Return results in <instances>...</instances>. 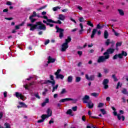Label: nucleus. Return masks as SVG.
Returning <instances> with one entry per match:
<instances>
[{
    "instance_id": "20e7f679",
    "label": "nucleus",
    "mask_w": 128,
    "mask_h": 128,
    "mask_svg": "<svg viewBox=\"0 0 128 128\" xmlns=\"http://www.w3.org/2000/svg\"><path fill=\"white\" fill-rule=\"evenodd\" d=\"M56 32H59V38L62 40L64 38V30L60 28L58 26H56Z\"/></svg>"
},
{
    "instance_id": "e433bc0d",
    "label": "nucleus",
    "mask_w": 128,
    "mask_h": 128,
    "mask_svg": "<svg viewBox=\"0 0 128 128\" xmlns=\"http://www.w3.org/2000/svg\"><path fill=\"white\" fill-rule=\"evenodd\" d=\"M80 80H82V78L80 76L76 77V80H75L76 82H80Z\"/></svg>"
},
{
    "instance_id": "ea45409f",
    "label": "nucleus",
    "mask_w": 128,
    "mask_h": 128,
    "mask_svg": "<svg viewBox=\"0 0 128 128\" xmlns=\"http://www.w3.org/2000/svg\"><path fill=\"white\" fill-rule=\"evenodd\" d=\"M66 94V88H62V90L61 92H60V94Z\"/></svg>"
},
{
    "instance_id": "4d7b16f0",
    "label": "nucleus",
    "mask_w": 128,
    "mask_h": 128,
    "mask_svg": "<svg viewBox=\"0 0 128 128\" xmlns=\"http://www.w3.org/2000/svg\"><path fill=\"white\" fill-rule=\"evenodd\" d=\"M5 20H14V18H5Z\"/></svg>"
},
{
    "instance_id": "052dcab7",
    "label": "nucleus",
    "mask_w": 128,
    "mask_h": 128,
    "mask_svg": "<svg viewBox=\"0 0 128 128\" xmlns=\"http://www.w3.org/2000/svg\"><path fill=\"white\" fill-rule=\"evenodd\" d=\"M77 54H78L79 56H82V52L78 51Z\"/></svg>"
},
{
    "instance_id": "c03bdc74",
    "label": "nucleus",
    "mask_w": 128,
    "mask_h": 128,
    "mask_svg": "<svg viewBox=\"0 0 128 128\" xmlns=\"http://www.w3.org/2000/svg\"><path fill=\"white\" fill-rule=\"evenodd\" d=\"M120 88H122V85H120V82H118L117 84V86L116 87V89L118 90V88H120Z\"/></svg>"
},
{
    "instance_id": "dca6fc26",
    "label": "nucleus",
    "mask_w": 128,
    "mask_h": 128,
    "mask_svg": "<svg viewBox=\"0 0 128 128\" xmlns=\"http://www.w3.org/2000/svg\"><path fill=\"white\" fill-rule=\"evenodd\" d=\"M87 106L88 108H92L94 106V103H92V100H89Z\"/></svg>"
},
{
    "instance_id": "5fc2aeb1",
    "label": "nucleus",
    "mask_w": 128,
    "mask_h": 128,
    "mask_svg": "<svg viewBox=\"0 0 128 128\" xmlns=\"http://www.w3.org/2000/svg\"><path fill=\"white\" fill-rule=\"evenodd\" d=\"M44 102L46 104H48L50 102V98H46Z\"/></svg>"
},
{
    "instance_id": "5701e85b",
    "label": "nucleus",
    "mask_w": 128,
    "mask_h": 128,
    "mask_svg": "<svg viewBox=\"0 0 128 128\" xmlns=\"http://www.w3.org/2000/svg\"><path fill=\"white\" fill-rule=\"evenodd\" d=\"M66 18V16H64L62 14H59L58 20H64V19Z\"/></svg>"
},
{
    "instance_id": "a18cd8bd",
    "label": "nucleus",
    "mask_w": 128,
    "mask_h": 128,
    "mask_svg": "<svg viewBox=\"0 0 128 128\" xmlns=\"http://www.w3.org/2000/svg\"><path fill=\"white\" fill-rule=\"evenodd\" d=\"M28 86H30L28 84L24 85V88L26 90H30V88H28Z\"/></svg>"
},
{
    "instance_id": "4c0bfd02",
    "label": "nucleus",
    "mask_w": 128,
    "mask_h": 128,
    "mask_svg": "<svg viewBox=\"0 0 128 128\" xmlns=\"http://www.w3.org/2000/svg\"><path fill=\"white\" fill-rule=\"evenodd\" d=\"M122 94H128V90L126 89V88H124L122 91Z\"/></svg>"
},
{
    "instance_id": "09e8293b",
    "label": "nucleus",
    "mask_w": 128,
    "mask_h": 128,
    "mask_svg": "<svg viewBox=\"0 0 128 128\" xmlns=\"http://www.w3.org/2000/svg\"><path fill=\"white\" fill-rule=\"evenodd\" d=\"M104 103L102 102H100L98 104V108H102L104 106Z\"/></svg>"
},
{
    "instance_id": "f8f14e48",
    "label": "nucleus",
    "mask_w": 128,
    "mask_h": 128,
    "mask_svg": "<svg viewBox=\"0 0 128 128\" xmlns=\"http://www.w3.org/2000/svg\"><path fill=\"white\" fill-rule=\"evenodd\" d=\"M62 46L61 52H66V48H68V44L65 42L63 43Z\"/></svg>"
},
{
    "instance_id": "473e14b6",
    "label": "nucleus",
    "mask_w": 128,
    "mask_h": 128,
    "mask_svg": "<svg viewBox=\"0 0 128 128\" xmlns=\"http://www.w3.org/2000/svg\"><path fill=\"white\" fill-rule=\"evenodd\" d=\"M112 78H113L114 82H118V80L116 76V74H112Z\"/></svg>"
},
{
    "instance_id": "1a4fd4ad",
    "label": "nucleus",
    "mask_w": 128,
    "mask_h": 128,
    "mask_svg": "<svg viewBox=\"0 0 128 128\" xmlns=\"http://www.w3.org/2000/svg\"><path fill=\"white\" fill-rule=\"evenodd\" d=\"M70 100H72L73 102H78V100L76 99H73L72 98H66L60 100L59 102H68Z\"/></svg>"
},
{
    "instance_id": "ddd939ff",
    "label": "nucleus",
    "mask_w": 128,
    "mask_h": 128,
    "mask_svg": "<svg viewBox=\"0 0 128 128\" xmlns=\"http://www.w3.org/2000/svg\"><path fill=\"white\" fill-rule=\"evenodd\" d=\"M85 78H86V80H94V78H95V76L94 75H91L90 76H88V74H86L85 76Z\"/></svg>"
},
{
    "instance_id": "6e6552de",
    "label": "nucleus",
    "mask_w": 128,
    "mask_h": 128,
    "mask_svg": "<svg viewBox=\"0 0 128 128\" xmlns=\"http://www.w3.org/2000/svg\"><path fill=\"white\" fill-rule=\"evenodd\" d=\"M27 26H30V30H32V32H34V30H36V28H38V22H36V24H28Z\"/></svg>"
},
{
    "instance_id": "864d4df0",
    "label": "nucleus",
    "mask_w": 128,
    "mask_h": 128,
    "mask_svg": "<svg viewBox=\"0 0 128 128\" xmlns=\"http://www.w3.org/2000/svg\"><path fill=\"white\" fill-rule=\"evenodd\" d=\"M54 119L52 118H51V120L49 121V124H54Z\"/></svg>"
},
{
    "instance_id": "9b49d317",
    "label": "nucleus",
    "mask_w": 128,
    "mask_h": 128,
    "mask_svg": "<svg viewBox=\"0 0 128 128\" xmlns=\"http://www.w3.org/2000/svg\"><path fill=\"white\" fill-rule=\"evenodd\" d=\"M90 96L88 95H85L82 98V101L83 102V104H87L90 100Z\"/></svg>"
},
{
    "instance_id": "cd10ccee",
    "label": "nucleus",
    "mask_w": 128,
    "mask_h": 128,
    "mask_svg": "<svg viewBox=\"0 0 128 128\" xmlns=\"http://www.w3.org/2000/svg\"><path fill=\"white\" fill-rule=\"evenodd\" d=\"M29 20L30 21V22L32 24H34L35 22H36V18H34L33 17H29Z\"/></svg>"
},
{
    "instance_id": "79ce46f5",
    "label": "nucleus",
    "mask_w": 128,
    "mask_h": 128,
    "mask_svg": "<svg viewBox=\"0 0 128 128\" xmlns=\"http://www.w3.org/2000/svg\"><path fill=\"white\" fill-rule=\"evenodd\" d=\"M62 72V70L58 69L57 71L54 73L55 76H58V74H60V72Z\"/></svg>"
},
{
    "instance_id": "7ed1b4c3",
    "label": "nucleus",
    "mask_w": 128,
    "mask_h": 128,
    "mask_svg": "<svg viewBox=\"0 0 128 128\" xmlns=\"http://www.w3.org/2000/svg\"><path fill=\"white\" fill-rule=\"evenodd\" d=\"M52 112H48L47 114H42L41 116V120H38L37 122L38 124H40V122H44L46 118H48L50 116H52Z\"/></svg>"
},
{
    "instance_id": "49530a36",
    "label": "nucleus",
    "mask_w": 128,
    "mask_h": 128,
    "mask_svg": "<svg viewBox=\"0 0 128 128\" xmlns=\"http://www.w3.org/2000/svg\"><path fill=\"white\" fill-rule=\"evenodd\" d=\"M48 89L44 88V92H42V96H45L46 94V92H48Z\"/></svg>"
},
{
    "instance_id": "f3484780",
    "label": "nucleus",
    "mask_w": 128,
    "mask_h": 128,
    "mask_svg": "<svg viewBox=\"0 0 128 128\" xmlns=\"http://www.w3.org/2000/svg\"><path fill=\"white\" fill-rule=\"evenodd\" d=\"M54 62H56V58H52L50 56H48V61L47 62L48 64L54 63Z\"/></svg>"
},
{
    "instance_id": "c9c22d12",
    "label": "nucleus",
    "mask_w": 128,
    "mask_h": 128,
    "mask_svg": "<svg viewBox=\"0 0 128 128\" xmlns=\"http://www.w3.org/2000/svg\"><path fill=\"white\" fill-rule=\"evenodd\" d=\"M87 24L92 28H94V24L90 20L87 21Z\"/></svg>"
},
{
    "instance_id": "4468645a",
    "label": "nucleus",
    "mask_w": 128,
    "mask_h": 128,
    "mask_svg": "<svg viewBox=\"0 0 128 128\" xmlns=\"http://www.w3.org/2000/svg\"><path fill=\"white\" fill-rule=\"evenodd\" d=\"M18 104H19V106H17V108H28V105L26 104L24 102H19Z\"/></svg>"
},
{
    "instance_id": "0e129e2a",
    "label": "nucleus",
    "mask_w": 128,
    "mask_h": 128,
    "mask_svg": "<svg viewBox=\"0 0 128 128\" xmlns=\"http://www.w3.org/2000/svg\"><path fill=\"white\" fill-rule=\"evenodd\" d=\"M112 110H114V112H117L116 110V108L114 106H112Z\"/></svg>"
},
{
    "instance_id": "e2e57ef3",
    "label": "nucleus",
    "mask_w": 128,
    "mask_h": 128,
    "mask_svg": "<svg viewBox=\"0 0 128 128\" xmlns=\"http://www.w3.org/2000/svg\"><path fill=\"white\" fill-rule=\"evenodd\" d=\"M4 98H6V96H8V92H4Z\"/></svg>"
},
{
    "instance_id": "412c9836",
    "label": "nucleus",
    "mask_w": 128,
    "mask_h": 128,
    "mask_svg": "<svg viewBox=\"0 0 128 128\" xmlns=\"http://www.w3.org/2000/svg\"><path fill=\"white\" fill-rule=\"evenodd\" d=\"M122 42H117L116 43V48H115L116 50H118V46H122Z\"/></svg>"
},
{
    "instance_id": "774afa93",
    "label": "nucleus",
    "mask_w": 128,
    "mask_h": 128,
    "mask_svg": "<svg viewBox=\"0 0 128 128\" xmlns=\"http://www.w3.org/2000/svg\"><path fill=\"white\" fill-rule=\"evenodd\" d=\"M46 112H52V110H50V108H48Z\"/></svg>"
},
{
    "instance_id": "bf43d9fd",
    "label": "nucleus",
    "mask_w": 128,
    "mask_h": 128,
    "mask_svg": "<svg viewBox=\"0 0 128 128\" xmlns=\"http://www.w3.org/2000/svg\"><path fill=\"white\" fill-rule=\"evenodd\" d=\"M48 44H50V40H47L44 42L45 46H46Z\"/></svg>"
},
{
    "instance_id": "3c124183",
    "label": "nucleus",
    "mask_w": 128,
    "mask_h": 128,
    "mask_svg": "<svg viewBox=\"0 0 128 128\" xmlns=\"http://www.w3.org/2000/svg\"><path fill=\"white\" fill-rule=\"evenodd\" d=\"M68 116H74V114L73 112H66Z\"/></svg>"
},
{
    "instance_id": "c85d7f7f",
    "label": "nucleus",
    "mask_w": 128,
    "mask_h": 128,
    "mask_svg": "<svg viewBox=\"0 0 128 128\" xmlns=\"http://www.w3.org/2000/svg\"><path fill=\"white\" fill-rule=\"evenodd\" d=\"M65 42L68 44V42H72V38L70 37V36H68V38L66 39Z\"/></svg>"
},
{
    "instance_id": "c756f323",
    "label": "nucleus",
    "mask_w": 128,
    "mask_h": 128,
    "mask_svg": "<svg viewBox=\"0 0 128 128\" xmlns=\"http://www.w3.org/2000/svg\"><path fill=\"white\" fill-rule=\"evenodd\" d=\"M68 82H72V76H68L67 79Z\"/></svg>"
},
{
    "instance_id": "8fccbe9b",
    "label": "nucleus",
    "mask_w": 128,
    "mask_h": 128,
    "mask_svg": "<svg viewBox=\"0 0 128 128\" xmlns=\"http://www.w3.org/2000/svg\"><path fill=\"white\" fill-rule=\"evenodd\" d=\"M48 6V5H45L42 7H40L39 8L38 10H44V8H46Z\"/></svg>"
},
{
    "instance_id": "338daca9",
    "label": "nucleus",
    "mask_w": 128,
    "mask_h": 128,
    "mask_svg": "<svg viewBox=\"0 0 128 128\" xmlns=\"http://www.w3.org/2000/svg\"><path fill=\"white\" fill-rule=\"evenodd\" d=\"M68 9H64L62 10V12H68Z\"/></svg>"
},
{
    "instance_id": "603ef678",
    "label": "nucleus",
    "mask_w": 128,
    "mask_h": 128,
    "mask_svg": "<svg viewBox=\"0 0 128 128\" xmlns=\"http://www.w3.org/2000/svg\"><path fill=\"white\" fill-rule=\"evenodd\" d=\"M84 20V17H81L79 18V22H82Z\"/></svg>"
},
{
    "instance_id": "6e6d98bb",
    "label": "nucleus",
    "mask_w": 128,
    "mask_h": 128,
    "mask_svg": "<svg viewBox=\"0 0 128 128\" xmlns=\"http://www.w3.org/2000/svg\"><path fill=\"white\" fill-rule=\"evenodd\" d=\"M47 26H49L50 28H52V26H54V24H52L48 22V23H47Z\"/></svg>"
},
{
    "instance_id": "0eeeda50",
    "label": "nucleus",
    "mask_w": 128,
    "mask_h": 128,
    "mask_svg": "<svg viewBox=\"0 0 128 128\" xmlns=\"http://www.w3.org/2000/svg\"><path fill=\"white\" fill-rule=\"evenodd\" d=\"M37 25V30H46V26L42 22H38Z\"/></svg>"
},
{
    "instance_id": "f257e3e1",
    "label": "nucleus",
    "mask_w": 128,
    "mask_h": 128,
    "mask_svg": "<svg viewBox=\"0 0 128 128\" xmlns=\"http://www.w3.org/2000/svg\"><path fill=\"white\" fill-rule=\"evenodd\" d=\"M50 80H44L43 84H51L52 86H54L56 85V80H54V76L50 75Z\"/></svg>"
},
{
    "instance_id": "a19ab883",
    "label": "nucleus",
    "mask_w": 128,
    "mask_h": 128,
    "mask_svg": "<svg viewBox=\"0 0 128 128\" xmlns=\"http://www.w3.org/2000/svg\"><path fill=\"white\" fill-rule=\"evenodd\" d=\"M60 8H61L60 7L56 6V7L53 8L52 10L54 12H56V10H60Z\"/></svg>"
},
{
    "instance_id": "680f3d73",
    "label": "nucleus",
    "mask_w": 128,
    "mask_h": 128,
    "mask_svg": "<svg viewBox=\"0 0 128 128\" xmlns=\"http://www.w3.org/2000/svg\"><path fill=\"white\" fill-rule=\"evenodd\" d=\"M34 82H32L29 84L28 86H34Z\"/></svg>"
},
{
    "instance_id": "393cba45",
    "label": "nucleus",
    "mask_w": 128,
    "mask_h": 128,
    "mask_svg": "<svg viewBox=\"0 0 128 128\" xmlns=\"http://www.w3.org/2000/svg\"><path fill=\"white\" fill-rule=\"evenodd\" d=\"M108 38V30H105L104 32V38L106 39Z\"/></svg>"
},
{
    "instance_id": "aec40b11",
    "label": "nucleus",
    "mask_w": 128,
    "mask_h": 128,
    "mask_svg": "<svg viewBox=\"0 0 128 128\" xmlns=\"http://www.w3.org/2000/svg\"><path fill=\"white\" fill-rule=\"evenodd\" d=\"M96 32H98V30L96 28L93 29V30L92 31V34L91 35V38H94V36H95Z\"/></svg>"
},
{
    "instance_id": "bb28decb",
    "label": "nucleus",
    "mask_w": 128,
    "mask_h": 128,
    "mask_svg": "<svg viewBox=\"0 0 128 128\" xmlns=\"http://www.w3.org/2000/svg\"><path fill=\"white\" fill-rule=\"evenodd\" d=\"M118 12L120 14V16H124V10L122 9H118Z\"/></svg>"
},
{
    "instance_id": "37998d69",
    "label": "nucleus",
    "mask_w": 128,
    "mask_h": 128,
    "mask_svg": "<svg viewBox=\"0 0 128 128\" xmlns=\"http://www.w3.org/2000/svg\"><path fill=\"white\" fill-rule=\"evenodd\" d=\"M4 126H5V128H10V124L8 123H5L4 124Z\"/></svg>"
},
{
    "instance_id": "58836bf2",
    "label": "nucleus",
    "mask_w": 128,
    "mask_h": 128,
    "mask_svg": "<svg viewBox=\"0 0 128 128\" xmlns=\"http://www.w3.org/2000/svg\"><path fill=\"white\" fill-rule=\"evenodd\" d=\"M36 12L34 11L33 12L32 14L30 16V18H36Z\"/></svg>"
},
{
    "instance_id": "4be33fe9",
    "label": "nucleus",
    "mask_w": 128,
    "mask_h": 128,
    "mask_svg": "<svg viewBox=\"0 0 128 128\" xmlns=\"http://www.w3.org/2000/svg\"><path fill=\"white\" fill-rule=\"evenodd\" d=\"M42 18H44V20H46L48 22H52V20L48 19V16H42Z\"/></svg>"
},
{
    "instance_id": "13d9d810",
    "label": "nucleus",
    "mask_w": 128,
    "mask_h": 128,
    "mask_svg": "<svg viewBox=\"0 0 128 128\" xmlns=\"http://www.w3.org/2000/svg\"><path fill=\"white\" fill-rule=\"evenodd\" d=\"M34 96H36V98H38V100H40V96L38 95V94H36L34 95Z\"/></svg>"
},
{
    "instance_id": "f03ea898",
    "label": "nucleus",
    "mask_w": 128,
    "mask_h": 128,
    "mask_svg": "<svg viewBox=\"0 0 128 128\" xmlns=\"http://www.w3.org/2000/svg\"><path fill=\"white\" fill-rule=\"evenodd\" d=\"M128 56V53L122 50V52L121 54H115L113 56L112 60H116L118 58H124V56Z\"/></svg>"
},
{
    "instance_id": "a211bd4d",
    "label": "nucleus",
    "mask_w": 128,
    "mask_h": 128,
    "mask_svg": "<svg viewBox=\"0 0 128 128\" xmlns=\"http://www.w3.org/2000/svg\"><path fill=\"white\" fill-rule=\"evenodd\" d=\"M104 24H101L100 23H99L96 25V30H102V28H103L104 26Z\"/></svg>"
},
{
    "instance_id": "de8ad7c7",
    "label": "nucleus",
    "mask_w": 128,
    "mask_h": 128,
    "mask_svg": "<svg viewBox=\"0 0 128 128\" xmlns=\"http://www.w3.org/2000/svg\"><path fill=\"white\" fill-rule=\"evenodd\" d=\"M73 112H76L78 110V106H75L72 108Z\"/></svg>"
},
{
    "instance_id": "a878e982",
    "label": "nucleus",
    "mask_w": 128,
    "mask_h": 128,
    "mask_svg": "<svg viewBox=\"0 0 128 128\" xmlns=\"http://www.w3.org/2000/svg\"><path fill=\"white\" fill-rule=\"evenodd\" d=\"M24 24H26V22H22L20 24H18L16 26V30H20V26H22L24 25Z\"/></svg>"
},
{
    "instance_id": "39448f33",
    "label": "nucleus",
    "mask_w": 128,
    "mask_h": 128,
    "mask_svg": "<svg viewBox=\"0 0 128 128\" xmlns=\"http://www.w3.org/2000/svg\"><path fill=\"white\" fill-rule=\"evenodd\" d=\"M108 58H110L108 56H106V55L100 56L97 60V62L98 64H100V62H106V60H108Z\"/></svg>"
},
{
    "instance_id": "f704fd0d",
    "label": "nucleus",
    "mask_w": 128,
    "mask_h": 128,
    "mask_svg": "<svg viewBox=\"0 0 128 128\" xmlns=\"http://www.w3.org/2000/svg\"><path fill=\"white\" fill-rule=\"evenodd\" d=\"M52 92H54L55 90H58V84H56V86H52Z\"/></svg>"
},
{
    "instance_id": "b1692460",
    "label": "nucleus",
    "mask_w": 128,
    "mask_h": 128,
    "mask_svg": "<svg viewBox=\"0 0 128 128\" xmlns=\"http://www.w3.org/2000/svg\"><path fill=\"white\" fill-rule=\"evenodd\" d=\"M64 76L62 74H58V75H56V78H57V80H58V78H60V80H64Z\"/></svg>"
},
{
    "instance_id": "423d86ee",
    "label": "nucleus",
    "mask_w": 128,
    "mask_h": 128,
    "mask_svg": "<svg viewBox=\"0 0 128 128\" xmlns=\"http://www.w3.org/2000/svg\"><path fill=\"white\" fill-rule=\"evenodd\" d=\"M114 50H116V49L113 48H108L107 49L106 51L104 53V56H108V58H110V54H112L114 52Z\"/></svg>"
},
{
    "instance_id": "2eb2a0df",
    "label": "nucleus",
    "mask_w": 128,
    "mask_h": 128,
    "mask_svg": "<svg viewBox=\"0 0 128 128\" xmlns=\"http://www.w3.org/2000/svg\"><path fill=\"white\" fill-rule=\"evenodd\" d=\"M16 98L19 100H24V96L22 94V93H20L18 92H16Z\"/></svg>"
},
{
    "instance_id": "6ab92c4d",
    "label": "nucleus",
    "mask_w": 128,
    "mask_h": 128,
    "mask_svg": "<svg viewBox=\"0 0 128 128\" xmlns=\"http://www.w3.org/2000/svg\"><path fill=\"white\" fill-rule=\"evenodd\" d=\"M120 114H124V112H120V114H118V112H114V116H117L118 120H120L122 118L120 117Z\"/></svg>"
},
{
    "instance_id": "9d476101",
    "label": "nucleus",
    "mask_w": 128,
    "mask_h": 128,
    "mask_svg": "<svg viewBox=\"0 0 128 128\" xmlns=\"http://www.w3.org/2000/svg\"><path fill=\"white\" fill-rule=\"evenodd\" d=\"M110 82V80L108 78H105L104 80L102 82V84L104 86V90H108V84Z\"/></svg>"
},
{
    "instance_id": "2f4dec72",
    "label": "nucleus",
    "mask_w": 128,
    "mask_h": 128,
    "mask_svg": "<svg viewBox=\"0 0 128 128\" xmlns=\"http://www.w3.org/2000/svg\"><path fill=\"white\" fill-rule=\"evenodd\" d=\"M110 44H112V42H110V39H107L106 42H105V44L107 46H110Z\"/></svg>"
},
{
    "instance_id": "69168bd1",
    "label": "nucleus",
    "mask_w": 128,
    "mask_h": 128,
    "mask_svg": "<svg viewBox=\"0 0 128 128\" xmlns=\"http://www.w3.org/2000/svg\"><path fill=\"white\" fill-rule=\"evenodd\" d=\"M104 72L105 74H108V70L106 68H104Z\"/></svg>"
},
{
    "instance_id": "7c9ffc66",
    "label": "nucleus",
    "mask_w": 128,
    "mask_h": 128,
    "mask_svg": "<svg viewBox=\"0 0 128 128\" xmlns=\"http://www.w3.org/2000/svg\"><path fill=\"white\" fill-rule=\"evenodd\" d=\"M52 24H62V22H61L60 20H58L57 21H54V20H52Z\"/></svg>"
},
{
    "instance_id": "72a5a7b5",
    "label": "nucleus",
    "mask_w": 128,
    "mask_h": 128,
    "mask_svg": "<svg viewBox=\"0 0 128 128\" xmlns=\"http://www.w3.org/2000/svg\"><path fill=\"white\" fill-rule=\"evenodd\" d=\"M100 95L99 93H96V92H93L91 94V96H94V98H98V96Z\"/></svg>"
}]
</instances>
